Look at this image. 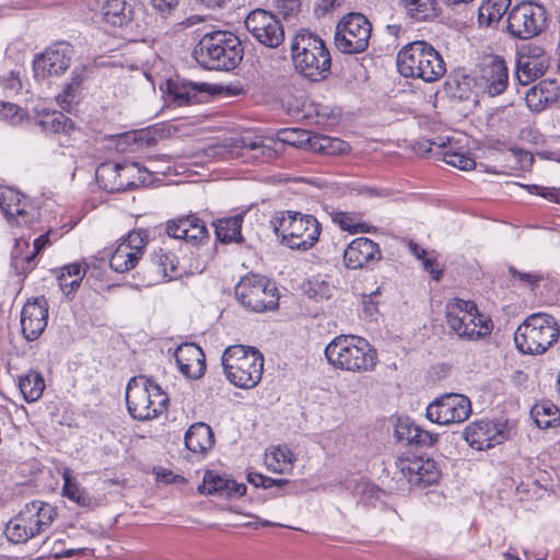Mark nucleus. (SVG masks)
I'll return each mask as SVG.
<instances>
[{
	"label": "nucleus",
	"instance_id": "nucleus-14",
	"mask_svg": "<svg viewBox=\"0 0 560 560\" xmlns=\"http://www.w3.org/2000/svg\"><path fill=\"white\" fill-rule=\"evenodd\" d=\"M74 56L73 46L66 40L55 42L33 60L34 75L37 80L62 75L71 65Z\"/></svg>",
	"mask_w": 560,
	"mask_h": 560
},
{
	"label": "nucleus",
	"instance_id": "nucleus-24",
	"mask_svg": "<svg viewBox=\"0 0 560 560\" xmlns=\"http://www.w3.org/2000/svg\"><path fill=\"white\" fill-rule=\"evenodd\" d=\"M48 320V303L44 296L27 301L21 313V327L26 340H36L45 330Z\"/></svg>",
	"mask_w": 560,
	"mask_h": 560
},
{
	"label": "nucleus",
	"instance_id": "nucleus-42",
	"mask_svg": "<svg viewBox=\"0 0 560 560\" xmlns=\"http://www.w3.org/2000/svg\"><path fill=\"white\" fill-rule=\"evenodd\" d=\"M177 258L172 253H166L162 248L151 255L152 271L161 279L172 280L179 276L177 271Z\"/></svg>",
	"mask_w": 560,
	"mask_h": 560
},
{
	"label": "nucleus",
	"instance_id": "nucleus-61",
	"mask_svg": "<svg viewBox=\"0 0 560 560\" xmlns=\"http://www.w3.org/2000/svg\"><path fill=\"white\" fill-rule=\"evenodd\" d=\"M266 477L262 474L258 472H248L247 475V481L252 483L256 488H264L266 489Z\"/></svg>",
	"mask_w": 560,
	"mask_h": 560
},
{
	"label": "nucleus",
	"instance_id": "nucleus-46",
	"mask_svg": "<svg viewBox=\"0 0 560 560\" xmlns=\"http://www.w3.org/2000/svg\"><path fill=\"white\" fill-rule=\"evenodd\" d=\"M408 16L416 21H429L436 15L435 0H400Z\"/></svg>",
	"mask_w": 560,
	"mask_h": 560
},
{
	"label": "nucleus",
	"instance_id": "nucleus-53",
	"mask_svg": "<svg viewBox=\"0 0 560 560\" xmlns=\"http://www.w3.org/2000/svg\"><path fill=\"white\" fill-rule=\"evenodd\" d=\"M25 116V112L18 105L0 101V119L11 125L20 124Z\"/></svg>",
	"mask_w": 560,
	"mask_h": 560
},
{
	"label": "nucleus",
	"instance_id": "nucleus-29",
	"mask_svg": "<svg viewBox=\"0 0 560 560\" xmlns=\"http://www.w3.org/2000/svg\"><path fill=\"white\" fill-rule=\"evenodd\" d=\"M560 97V88L553 80H542L530 88L525 95L527 107L532 112L539 113Z\"/></svg>",
	"mask_w": 560,
	"mask_h": 560
},
{
	"label": "nucleus",
	"instance_id": "nucleus-4",
	"mask_svg": "<svg viewBox=\"0 0 560 560\" xmlns=\"http://www.w3.org/2000/svg\"><path fill=\"white\" fill-rule=\"evenodd\" d=\"M292 59L296 70L311 81L325 79L331 65V58L324 42L305 30L291 40Z\"/></svg>",
	"mask_w": 560,
	"mask_h": 560
},
{
	"label": "nucleus",
	"instance_id": "nucleus-13",
	"mask_svg": "<svg viewBox=\"0 0 560 560\" xmlns=\"http://www.w3.org/2000/svg\"><path fill=\"white\" fill-rule=\"evenodd\" d=\"M546 27V10L534 2H521L512 8L508 16V31L515 37L528 39Z\"/></svg>",
	"mask_w": 560,
	"mask_h": 560
},
{
	"label": "nucleus",
	"instance_id": "nucleus-23",
	"mask_svg": "<svg viewBox=\"0 0 560 560\" xmlns=\"http://www.w3.org/2000/svg\"><path fill=\"white\" fill-rule=\"evenodd\" d=\"M165 232L170 237L200 245L209 238L205 222L195 214L179 217L166 222Z\"/></svg>",
	"mask_w": 560,
	"mask_h": 560
},
{
	"label": "nucleus",
	"instance_id": "nucleus-30",
	"mask_svg": "<svg viewBox=\"0 0 560 560\" xmlns=\"http://www.w3.org/2000/svg\"><path fill=\"white\" fill-rule=\"evenodd\" d=\"M235 153L242 158L254 160L258 163H265L277 155V151L262 140L241 137L234 140Z\"/></svg>",
	"mask_w": 560,
	"mask_h": 560
},
{
	"label": "nucleus",
	"instance_id": "nucleus-9",
	"mask_svg": "<svg viewBox=\"0 0 560 560\" xmlns=\"http://www.w3.org/2000/svg\"><path fill=\"white\" fill-rule=\"evenodd\" d=\"M560 330L555 318L545 313L528 316L516 329L517 349L527 354H542L558 341Z\"/></svg>",
	"mask_w": 560,
	"mask_h": 560
},
{
	"label": "nucleus",
	"instance_id": "nucleus-64",
	"mask_svg": "<svg viewBox=\"0 0 560 560\" xmlns=\"http://www.w3.org/2000/svg\"><path fill=\"white\" fill-rule=\"evenodd\" d=\"M266 489H269L271 487H281L283 485H287L289 482V480L287 479H275V478H270V477H266Z\"/></svg>",
	"mask_w": 560,
	"mask_h": 560
},
{
	"label": "nucleus",
	"instance_id": "nucleus-51",
	"mask_svg": "<svg viewBox=\"0 0 560 560\" xmlns=\"http://www.w3.org/2000/svg\"><path fill=\"white\" fill-rule=\"evenodd\" d=\"M508 272L513 280L520 281L522 285L527 287L530 290H535L538 283L545 280V275L541 271H522L514 266H509Z\"/></svg>",
	"mask_w": 560,
	"mask_h": 560
},
{
	"label": "nucleus",
	"instance_id": "nucleus-40",
	"mask_svg": "<svg viewBox=\"0 0 560 560\" xmlns=\"http://www.w3.org/2000/svg\"><path fill=\"white\" fill-rule=\"evenodd\" d=\"M20 392L27 402L37 401L45 389V381L43 375L34 370H30L19 377Z\"/></svg>",
	"mask_w": 560,
	"mask_h": 560
},
{
	"label": "nucleus",
	"instance_id": "nucleus-35",
	"mask_svg": "<svg viewBox=\"0 0 560 560\" xmlns=\"http://www.w3.org/2000/svg\"><path fill=\"white\" fill-rule=\"evenodd\" d=\"M153 172H159L152 167H142L138 162L120 163V176L125 190L132 189L140 185H149Z\"/></svg>",
	"mask_w": 560,
	"mask_h": 560
},
{
	"label": "nucleus",
	"instance_id": "nucleus-48",
	"mask_svg": "<svg viewBox=\"0 0 560 560\" xmlns=\"http://www.w3.org/2000/svg\"><path fill=\"white\" fill-rule=\"evenodd\" d=\"M452 142L453 140L451 141V144H447L445 149H443L441 152H436V154H441L444 162L448 165L463 171L472 170L476 165V162L466 153L454 151Z\"/></svg>",
	"mask_w": 560,
	"mask_h": 560
},
{
	"label": "nucleus",
	"instance_id": "nucleus-55",
	"mask_svg": "<svg viewBox=\"0 0 560 560\" xmlns=\"http://www.w3.org/2000/svg\"><path fill=\"white\" fill-rule=\"evenodd\" d=\"M453 138L451 137H436L434 139H425L418 142V152L420 154H427L433 151V148L435 147L441 152L443 149L446 148L447 144H451V141Z\"/></svg>",
	"mask_w": 560,
	"mask_h": 560
},
{
	"label": "nucleus",
	"instance_id": "nucleus-15",
	"mask_svg": "<svg viewBox=\"0 0 560 560\" xmlns=\"http://www.w3.org/2000/svg\"><path fill=\"white\" fill-rule=\"evenodd\" d=\"M470 413L471 404L468 397L454 393L438 397L427 407V418L441 425L464 422Z\"/></svg>",
	"mask_w": 560,
	"mask_h": 560
},
{
	"label": "nucleus",
	"instance_id": "nucleus-11",
	"mask_svg": "<svg viewBox=\"0 0 560 560\" xmlns=\"http://www.w3.org/2000/svg\"><path fill=\"white\" fill-rule=\"evenodd\" d=\"M237 302L247 311L262 313L279 305L278 289L268 278L249 273L241 278L234 289Z\"/></svg>",
	"mask_w": 560,
	"mask_h": 560
},
{
	"label": "nucleus",
	"instance_id": "nucleus-59",
	"mask_svg": "<svg viewBox=\"0 0 560 560\" xmlns=\"http://www.w3.org/2000/svg\"><path fill=\"white\" fill-rule=\"evenodd\" d=\"M530 192H535L536 195L541 196L548 200L560 202L559 189L534 185L530 187Z\"/></svg>",
	"mask_w": 560,
	"mask_h": 560
},
{
	"label": "nucleus",
	"instance_id": "nucleus-62",
	"mask_svg": "<svg viewBox=\"0 0 560 560\" xmlns=\"http://www.w3.org/2000/svg\"><path fill=\"white\" fill-rule=\"evenodd\" d=\"M408 247L411 254L421 261L428 256L427 250L412 241L409 242Z\"/></svg>",
	"mask_w": 560,
	"mask_h": 560
},
{
	"label": "nucleus",
	"instance_id": "nucleus-31",
	"mask_svg": "<svg viewBox=\"0 0 560 560\" xmlns=\"http://www.w3.org/2000/svg\"><path fill=\"white\" fill-rule=\"evenodd\" d=\"M213 443V432L211 428L203 422L191 424L185 434V445L195 454H205L212 447Z\"/></svg>",
	"mask_w": 560,
	"mask_h": 560
},
{
	"label": "nucleus",
	"instance_id": "nucleus-39",
	"mask_svg": "<svg viewBox=\"0 0 560 560\" xmlns=\"http://www.w3.org/2000/svg\"><path fill=\"white\" fill-rule=\"evenodd\" d=\"M166 92L172 103L177 106H185L197 101L199 89L190 82L167 80Z\"/></svg>",
	"mask_w": 560,
	"mask_h": 560
},
{
	"label": "nucleus",
	"instance_id": "nucleus-19",
	"mask_svg": "<svg viewBox=\"0 0 560 560\" xmlns=\"http://www.w3.org/2000/svg\"><path fill=\"white\" fill-rule=\"evenodd\" d=\"M509 82V71L502 57L488 56L479 67L477 88L489 96L502 94Z\"/></svg>",
	"mask_w": 560,
	"mask_h": 560
},
{
	"label": "nucleus",
	"instance_id": "nucleus-5",
	"mask_svg": "<svg viewBox=\"0 0 560 560\" xmlns=\"http://www.w3.org/2000/svg\"><path fill=\"white\" fill-rule=\"evenodd\" d=\"M170 399L162 387L148 376L130 378L126 387V404L130 416L147 421L166 411Z\"/></svg>",
	"mask_w": 560,
	"mask_h": 560
},
{
	"label": "nucleus",
	"instance_id": "nucleus-28",
	"mask_svg": "<svg viewBox=\"0 0 560 560\" xmlns=\"http://www.w3.org/2000/svg\"><path fill=\"white\" fill-rule=\"evenodd\" d=\"M395 436L411 446H432L438 440V434L421 429L408 417L397 420Z\"/></svg>",
	"mask_w": 560,
	"mask_h": 560
},
{
	"label": "nucleus",
	"instance_id": "nucleus-57",
	"mask_svg": "<svg viewBox=\"0 0 560 560\" xmlns=\"http://www.w3.org/2000/svg\"><path fill=\"white\" fill-rule=\"evenodd\" d=\"M275 7L284 19H290L300 12L301 0H275Z\"/></svg>",
	"mask_w": 560,
	"mask_h": 560
},
{
	"label": "nucleus",
	"instance_id": "nucleus-6",
	"mask_svg": "<svg viewBox=\"0 0 560 560\" xmlns=\"http://www.w3.org/2000/svg\"><path fill=\"white\" fill-rule=\"evenodd\" d=\"M226 378L236 387L254 388L261 380L264 357L253 347H228L221 358Z\"/></svg>",
	"mask_w": 560,
	"mask_h": 560
},
{
	"label": "nucleus",
	"instance_id": "nucleus-10",
	"mask_svg": "<svg viewBox=\"0 0 560 560\" xmlns=\"http://www.w3.org/2000/svg\"><path fill=\"white\" fill-rule=\"evenodd\" d=\"M448 327L460 338L477 340L490 335L492 323L478 312L472 301L454 299L446 304Z\"/></svg>",
	"mask_w": 560,
	"mask_h": 560
},
{
	"label": "nucleus",
	"instance_id": "nucleus-8",
	"mask_svg": "<svg viewBox=\"0 0 560 560\" xmlns=\"http://www.w3.org/2000/svg\"><path fill=\"white\" fill-rule=\"evenodd\" d=\"M57 516L49 503L34 500L24 505L19 514L5 526L8 539L14 544H24L37 535L45 533Z\"/></svg>",
	"mask_w": 560,
	"mask_h": 560
},
{
	"label": "nucleus",
	"instance_id": "nucleus-18",
	"mask_svg": "<svg viewBox=\"0 0 560 560\" xmlns=\"http://www.w3.org/2000/svg\"><path fill=\"white\" fill-rule=\"evenodd\" d=\"M147 238L145 231H131L112 253L109 259L110 268L119 273L133 269L144 253Z\"/></svg>",
	"mask_w": 560,
	"mask_h": 560
},
{
	"label": "nucleus",
	"instance_id": "nucleus-33",
	"mask_svg": "<svg viewBox=\"0 0 560 560\" xmlns=\"http://www.w3.org/2000/svg\"><path fill=\"white\" fill-rule=\"evenodd\" d=\"M329 215L335 224L350 234H364L375 231L374 226L362 221L363 213L361 212H347L332 209Z\"/></svg>",
	"mask_w": 560,
	"mask_h": 560
},
{
	"label": "nucleus",
	"instance_id": "nucleus-47",
	"mask_svg": "<svg viewBox=\"0 0 560 560\" xmlns=\"http://www.w3.org/2000/svg\"><path fill=\"white\" fill-rule=\"evenodd\" d=\"M349 144L338 138H331L324 135H313L312 150L327 155H336L348 152Z\"/></svg>",
	"mask_w": 560,
	"mask_h": 560
},
{
	"label": "nucleus",
	"instance_id": "nucleus-43",
	"mask_svg": "<svg viewBox=\"0 0 560 560\" xmlns=\"http://www.w3.org/2000/svg\"><path fill=\"white\" fill-rule=\"evenodd\" d=\"M535 423L542 429L552 428L560 423V409L549 400L536 404L530 410Z\"/></svg>",
	"mask_w": 560,
	"mask_h": 560
},
{
	"label": "nucleus",
	"instance_id": "nucleus-32",
	"mask_svg": "<svg viewBox=\"0 0 560 560\" xmlns=\"http://www.w3.org/2000/svg\"><path fill=\"white\" fill-rule=\"evenodd\" d=\"M62 493L65 497L82 508L94 509L97 506V501L79 485V482L72 476L70 468H65L62 471Z\"/></svg>",
	"mask_w": 560,
	"mask_h": 560
},
{
	"label": "nucleus",
	"instance_id": "nucleus-26",
	"mask_svg": "<svg viewBox=\"0 0 560 560\" xmlns=\"http://www.w3.org/2000/svg\"><path fill=\"white\" fill-rule=\"evenodd\" d=\"M174 358L178 370L186 377L197 380L205 374V353L196 343H182L176 348Z\"/></svg>",
	"mask_w": 560,
	"mask_h": 560
},
{
	"label": "nucleus",
	"instance_id": "nucleus-25",
	"mask_svg": "<svg viewBox=\"0 0 560 560\" xmlns=\"http://www.w3.org/2000/svg\"><path fill=\"white\" fill-rule=\"evenodd\" d=\"M382 259L380 246L368 237L354 238L343 252L345 266L357 270Z\"/></svg>",
	"mask_w": 560,
	"mask_h": 560
},
{
	"label": "nucleus",
	"instance_id": "nucleus-52",
	"mask_svg": "<svg viewBox=\"0 0 560 560\" xmlns=\"http://www.w3.org/2000/svg\"><path fill=\"white\" fill-rule=\"evenodd\" d=\"M57 232L48 231L45 234H42L39 237H37L34 241L32 252L27 253L26 256L21 258V256L15 255V265L19 267L23 264L25 265V261H30L32 258H36L37 254L45 248L47 245L51 244V236H54V240H57Z\"/></svg>",
	"mask_w": 560,
	"mask_h": 560
},
{
	"label": "nucleus",
	"instance_id": "nucleus-37",
	"mask_svg": "<svg viewBox=\"0 0 560 560\" xmlns=\"http://www.w3.org/2000/svg\"><path fill=\"white\" fill-rule=\"evenodd\" d=\"M243 214H236L229 218H221L213 222L215 237L221 243H241Z\"/></svg>",
	"mask_w": 560,
	"mask_h": 560
},
{
	"label": "nucleus",
	"instance_id": "nucleus-45",
	"mask_svg": "<svg viewBox=\"0 0 560 560\" xmlns=\"http://www.w3.org/2000/svg\"><path fill=\"white\" fill-rule=\"evenodd\" d=\"M510 0H486L478 9V21L481 25L489 26L498 22L506 12Z\"/></svg>",
	"mask_w": 560,
	"mask_h": 560
},
{
	"label": "nucleus",
	"instance_id": "nucleus-16",
	"mask_svg": "<svg viewBox=\"0 0 560 560\" xmlns=\"http://www.w3.org/2000/svg\"><path fill=\"white\" fill-rule=\"evenodd\" d=\"M245 27L259 44L268 48H277L284 40L283 25L270 11L253 10L245 19Z\"/></svg>",
	"mask_w": 560,
	"mask_h": 560
},
{
	"label": "nucleus",
	"instance_id": "nucleus-12",
	"mask_svg": "<svg viewBox=\"0 0 560 560\" xmlns=\"http://www.w3.org/2000/svg\"><path fill=\"white\" fill-rule=\"evenodd\" d=\"M372 26L361 13H349L336 26L335 46L343 54H359L366 50Z\"/></svg>",
	"mask_w": 560,
	"mask_h": 560
},
{
	"label": "nucleus",
	"instance_id": "nucleus-56",
	"mask_svg": "<svg viewBox=\"0 0 560 560\" xmlns=\"http://www.w3.org/2000/svg\"><path fill=\"white\" fill-rule=\"evenodd\" d=\"M510 156L515 161V168L526 171L532 167L534 156L530 152L520 148L510 149Z\"/></svg>",
	"mask_w": 560,
	"mask_h": 560
},
{
	"label": "nucleus",
	"instance_id": "nucleus-63",
	"mask_svg": "<svg viewBox=\"0 0 560 560\" xmlns=\"http://www.w3.org/2000/svg\"><path fill=\"white\" fill-rule=\"evenodd\" d=\"M317 5L322 12L326 13L334 7L340 5V0H318Z\"/></svg>",
	"mask_w": 560,
	"mask_h": 560
},
{
	"label": "nucleus",
	"instance_id": "nucleus-58",
	"mask_svg": "<svg viewBox=\"0 0 560 560\" xmlns=\"http://www.w3.org/2000/svg\"><path fill=\"white\" fill-rule=\"evenodd\" d=\"M153 9L161 14L162 18L173 15L177 9L179 0H150Z\"/></svg>",
	"mask_w": 560,
	"mask_h": 560
},
{
	"label": "nucleus",
	"instance_id": "nucleus-3",
	"mask_svg": "<svg viewBox=\"0 0 560 560\" xmlns=\"http://www.w3.org/2000/svg\"><path fill=\"white\" fill-rule=\"evenodd\" d=\"M243 54L240 38L224 31L205 34L195 49V58L202 67L221 71L235 69Z\"/></svg>",
	"mask_w": 560,
	"mask_h": 560
},
{
	"label": "nucleus",
	"instance_id": "nucleus-50",
	"mask_svg": "<svg viewBox=\"0 0 560 560\" xmlns=\"http://www.w3.org/2000/svg\"><path fill=\"white\" fill-rule=\"evenodd\" d=\"M32 252V248L30 246V243L23 238H20V240H16L15 242V245H14V248L12 250V254H11V264L13 266V268L19 272V273H27L30 272L31 270L34 269L36 262H35V259L36 258H32L30 261H25V265H21L20 267L18 265H15V254H18L16 256H21V258L25 257L27 253Z\"/></svg>",
	"mask_w": 560,
	"mask_h": 560
},
{
	"label": "nucleus",
	"instance_id": "nucleus-21",
	"mask_svg": "<svg viewBox=\"0 0 560 560\" xmlns=\"http://www.w3.org/2000/svg\"><path fill=\"white\" fill-rule=\"evenodd\" d=\"M0 208L12 226L30 225L37 217L24 195L5 186H0Z\"/></svg>",
	"mask_w": 560,
	"mask_h": 560
},
{
	"label": "nucleus",
	"instance_id": "nucleus-22",
	"mask_svg": "<svg viewBox=\"0 0 560 560\" xmlns=\"http://www.w3.org/2000/svg\"><path fill=\"white\" fill-rule=\"evenodd\" d=\"M509 431L502 423L490 420L471 422L464 431L466 442L475 450L486 451L504 442Z\"/></svg>",
	"mask_w": 560,
	"mask_h": 560
},
{
	"label": "nucleus",
	"instance_id": "nucleus-49",
	"mask_svg": "<svg viewBox=\"0 0 560 560\" xmlns=\"http://www.w3.org/2000/svg\"><path fill=\"white\" fill-rule=\"evenodd\" d=\"M279 140L282 143H288L292 147H302L308 144L312 149L313 135L307 130L299 128L283 129L279 132Z\"/></svg>",
	"mask_w": 560,
	"mask_h": 560
},
{
	"label": "nucleus",
	"instance_id": "nucleus-38",
	"mask_svg": "<svg viewBox=\"0 0 560 560\" xmlns=\"http://www.w3.org/2000/svg\"><path fill=\"white\" fill-rule=\"evenodd\" d=\"M103 20L113 26L127 24L132 16V7L126 0H106L101 9Z\"/></svg>",
	"mask_w": 560,
	"mask_h": 560
},
{
	"label": "nucleus",
	"instance_id": "nucleus-54",
	"mask_svg": "<svg viewBox=\"0 0 560 560\" xmlns=\"http://www.w3.org/2000/svg\"><path fill=\"white\" fill-rule=\"evenodd\" d=\"M83 82V71L74 69L71 73V81L67 83L62 91V102L70 104Z\"/></svg>",
	"mask_w": 560,
	"mask_h": 560
},
{
	"label": "nucleus",
	"instance_id": "nucleus-60",
	"mask_svg": "<svg viewBox=\"0 0 560 560\" xmlns=\"http://www.w3.org/2000/svg\"><path fill=\"white\" fill-rule=\"evenodd\" d=\"M422 266L423 269L431 275L433 280L439 281L441 279L443 271L435 258L427 256L422 260Z\"/></svg>",
	"mask_w": 560,
	"mask_h": 560
},
{
	"label": "nucleus",
	"instance_id": "nucleus-36",
	"mask_svg": "<svg viewBox=\"0 0 560 560\" xmlns=\"http://www.w3.org/2000/svg\"><path fill=\"white\" fill-rule=\"evenodd\" d=\"M98 186L108 192L125 191L120 176V163H102L95 172Z\"/></svg>",
	"mask_w": 560,
	"mask_h": 560
},
{
	"label": "nucleus",
	"instance_id": "nucleus-41",
	"mask_svg": "<svg viewBox=\"0 0 560 560\" xmlns=\"http://www.w3.org/2000/svg\"><path fill=\"white\" fill-rule=\"evenodd\" d=\"M37 125L47 133H68L73 128L72 121L58 110H43L37 116Z\"/></svg>",
	"mask_w": 560,
	"mask_h": 560
},
{
	"label": "nucleus",
	"instance_id": "nucleus-1",
	"mask_svg": "<svg viewBox=\"0 0 560 560\" xmlns=\"http://www.w3.org/2000/svg\"><path fill=\"white\" fill-rule=\"evenodd\" d=\"M325 357L336 369L352 373L374 371L378 358L376 350L364 338L340 335L325 348Z\"/></svg>",
	"mask_w": 560,
	"mask_h": 560
},
{
	"label": "nucleus",
	"instance_id": "nucleus-44",
	"mask_svg": "<svg viewBox=\"0 0 560 560\" xmlns=\"http://www.w3.org/2000/svg\"><path fill=\"white\" fill-rule=\"evenodd\" d=\"M86 269L79 262H72L62 268L61 275L58 277L60 289L67 294L74 293L84 277Z\"/></svg>",
	"mask_w": 560,
	"mask_h": 560
},
{
	"label": "nucleus",
	"instance_id": "nucleus-17",
	"mask_svg": "<svg viewBox=\"0 0 560 560\" xmlns=\"http://www.w3.org/2000/svg\"><path fill=\"white\" fill-rule=\"evenodd\" d=\"M395 466L411 486L425 488L440 478V470L431 458L406 454L395 460Z\"/></svg>",
	"mask_w": 560,
	"mask_h": 560
},
{
	"label": "nucleus",
	"instance_id": "nucleus-2",
	"mask_svg": "<svg viewBox=\"0 0 560 560\" xmlns=\"http://www.w3.org/2000/svg\"><path fill=\"white\" fill-rule=\"evenodd\" d=\"M397 69L405 78L436 82L446 73L441 54L424 40L405 45L397 54Z\"/></svg>",
	"mask_w": 560,
	"mask_h": 560
},
{
	"label": "nucleus",
	"instance_id": "nucleus-34",
	"mask_svg": "<svg viewBox=\"0 0 560 560\" xmlns=\"http://www.w3.org/2000/svg\"><path fill=\"white\" fill-rule=\"evenodd\" d=\"M294 456L288 446H271L266 451L265 465L269 471L288 474L292 471Z\"/></svg>",
	"mask_w": 560,
	"mask_h": 560
},
{
	"label": "nucleus",
	"instance_id": "nucleus-20",
	"mask_svg": "<svg viewBox=\"0 0 560 560\" xmlns=\"http://www.w3.org/2000/svg\"><path fill=\"white\" fill-rule=\"evenodd\" d=\"M549 56L539 46L532 44L521 48L516 59L515 75L522 85H527L541 77L549 67Z\"/></svg>",
	"mask_w": 560,
	"mask_h": 560
},
{
	"label": "nucleus",
	"instance_id": "nucleus-7",
	"mask_svg": "<svg viewBox=\"0 0 560 560\" xmlns=\"http://www.w3.org/2000/svg\"><path fill=\"white\" fill-rule=\"evenodd\" d=\"M271 224L277 235L291 249L308 250L315 246L322 233V225L311 214L283 211L275 215Z\"/></svg>",
	"mask_w": 560,
	"mask_h": 560
},
{
	"label": "nucleus",
	"instance_id": "nucleus-27",
	"mask_svg": "<svg viewBox=\"0 0 560 560\" xmlns=\"http://www.w3.org/2000/svg\"><path fill=\"white\" fill-rule=\"evenodd\" d=\"M246 485L221 477L211 470L205 472L202 485L198 487L201 494H217L224 498H241L246 493Z\"/></svg>",
	"mask_w": 560,
	"mask_h": 560
}]
</instances>
